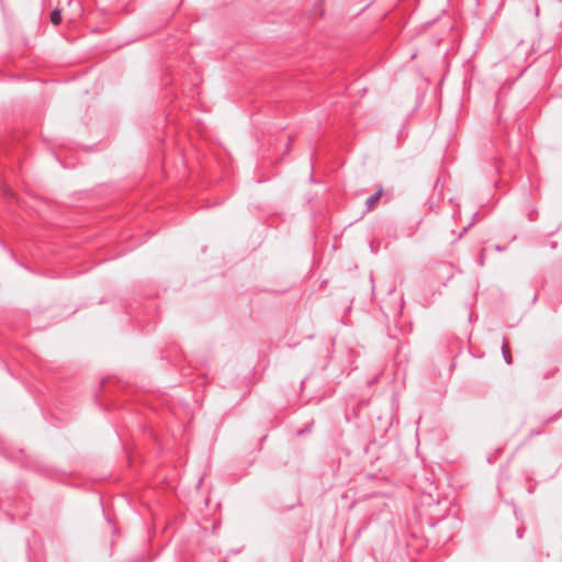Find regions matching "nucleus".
<instances>
[{
  "label": "nucleus",
  "mask_w": 562,
  "mask_h": 562,
  "mask_svg": "<svg viewBox=\"0 0 562 562\" xmlns=\"http://www.w3.org/2000/svg\"><path fill=\"white\" fill-rule=\"evenodd\" d=\"M61 21L60 10L56 9L50 13V22L58 25Z\"/></svg>",
  "instance_id": "nucleus-2"
},
{
  "label": "nucleus",
  "mask_w": 562,
  "mask_h": 562,
  "mask_svg": "<svg viewBox=\"0 0 562 562\" xmlns=\"http://www.w3.org/2000/svg\"><path fill=\"white\" fill-rule=\"evenodd\" d=\"M503 352L505 355L506 361L509 363L510 362V356H509V345H508V342H505L503 345Z\"/></svg>",
  "instance_id": "nucleus-3"
},
{
  "label": "nucleus",
  "mask_w": 562,
  "mask_h": 562,
  "mask_svg": "<svg viewBox=\"0 0 562 562\" xmlns=\"http://www.w3.org/2000/svg\"><path fill=\"white\" fill-rule=\"evenodd\" d=\"M382 193H383L382 188H379L378 191L373 195H371L370 198L367 199L366 204L369 210H371L378 203V201L382 196Z\"/></svg>",
  "instance_id": "nucleus-1"
}]
</instances>
